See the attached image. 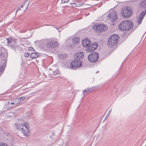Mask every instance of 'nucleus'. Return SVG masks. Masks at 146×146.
<instances>
[{"label":"nucleus","instance_id":"nucleus-1","mask_svg":"<svg viewBox=\"0 0 146 146\" xmlns=\"http://www.w3.org/2000/svg\"><path fill=\"white\" fill-rule=\"evenodd\" d=\"M14 127L17 129L21 130L25 135L26 136L29 135L30 132L29 129V126L27 123H25L23 125L18 123H15Z\"/></svg>","mask_w":146,"mask_h":146},{"label":"nucleus","instance_id":"nucleus-2","mask_svg":"<svg viewBox=\"0 0 146 146\" xmlns=\"http://www.w3.org/2000/svg\"><path fill=\"white\" fill-rule=\"evenodd\" d=\"M133 26V23L129 20L121 22L119 26V30L127 31L131 29Z\"/></svg>","mask_w":146,"mask_h":146},{"label":"nucleus","instance_id":"nucleus-3","mask_svg":"<svg viewBox=\"0 0 146 146\" xmlns=\"http://www.w3.org/2000/svg\"><path fill=\"white\" fill-rule=\"evenodd\" d=\"M119 36L117 34H113L109 38L107 44L109 47L112 48L116 45L119 41Z\"/></svg>","mask_w":146,"mask_h":146},{"label":"nucleus","instance_id":"nucleus-4","mask_svg":"<svg viewBox=\"0 0 146 146\" xmlns=\"http://www.w3.org/2000/svg\"><path fill=\"white\" fill-rule=\"evenodd\" d=\"M133 12L132 9L130 7L127 6L124 7L122 10L121 14L123 17L128 18L131 16Z\"/></svg>","mask_w":146,"mask_h":146},{"label":"nucleus","instance_id":"nucleus-5","mask_svg":"<svg viewBox=\"0 0 146 146\" xmlns=\"http://www.w3.org/2000/svg\"><path fill=\"white\" fill-rule=\"evenodd\" d=\"M99 56V54L97 52L93 51L88 56V59L90 61L92 62H95L98 60Z\"/></svg>","mask_w":146,"mask_h":146},{"label":"nucleus","instance_id":"nucleus-6","mask_svg":"<svg viewBox=\"0 0 146 146\" xmlns=\"http://www.w3.org/2000/svg\"><path fill=\"white\" fill-rule=\"evenodd\" d=\"M82 61L78 60L75 58L70 64V68L72 69H75L79 68L82 66Z\"/></svg>","mask_w":146,"mask_h":146},{"label":"nucleus","instance_id":"nucleus-7","mask_svg":"<svg viewBox=\"0 0 146 146\" xmlns=\"http://www.w3.org/2000/svg\"><path fill=\"white\" fill-rule=\"evenodd\" d=\"M106 27H105L104 25L101 24L94 25L93 27V29H94L95 30H96L98 33L105 31L106 30Z\"/></svg>","mask_w":146,"mask_h":146},{"label":"nucleus","instance_id":"nucleus-8","mask_svg":"<svg viewBox=\"0 0 146 146\" xmlns=\"http://www.w3.org/2000/svg\"><path fill=\"white\" fill-rule=\"evenodd\" d=\"M107 17H108V19H109L111 21L113 22L117 19V15L116 12L112 11L108 14Z\"/></svg>","mask_w":146,"mask_h":146},{"label":"nucleus","instance_id":"nucleus-9","mask_svg":"<svg viewBox=\"0 0 146 146\" xmlns=\"http://www.w3.org/2000/svg\"><path fill=\"white\" fill-rule=\"evenodd\" d=\"M58 44L56 41L49 40L46 44V46L48 48H52L58 47Z\"/></svg>","mask_w":146,"mask_h":146},{"label":"nucleus","instance_id":"nucleus-10","mask_svg":"<svg viewBox=\"0 0 146 146\" xmlns=\"http://www.w3.org/2000/svg\"><path fill=\"white\" fill-rule=\"evenodd\" d=\"M97 46L98 44L96 43H94L92 44H91L90 46H89L88 48H86V51L88 52L93 51L97 48Z\"/></svg>","mask_w":146,"mask_h":146},{"label":"nucleus","instance_id":"nucleus-11","mask_svg":"<svg viewBox=\"0 0 146 146\" xmlns=\"http://www.w3.org/2000/svg\"><path fill=\"white\" fill-rule=\"evenodd\" d=\"M82 44L84 47L88 48L90 43V40L88 38H84L82 40Z\"/></svg>","mask_w":146,"mask_h":146},{"label":"nucleus","instance_id":"nucleus-12","mask_svg":"<svg viewBox=\"0 0 146 146\" xmlns=\"http://www.w3.org/2000/svg\"><path fill=\"white\" fill-rule=\"evenodd\" d=\"M139 7L141 8H146V0H139Z\"/></svg>","mask_w":146,"mask_h":146},{"label":"nucleus","instance_id":"nucleus-13","mask_svg":"<svg viewBox=\"0 0 146 146\" xmlns=\"http://www.w3.org/2000/svg\"><path fill=\"white\" fill-rule=\"evenodd\" d=\"M76 57L75 58L78 59V60L82 61V59L84 56V53L82 52H78L76 54Z\"/></svg>","mask_w":146,"mask_h":146},{"label":"nucleus","instance_id":"nucleus-14","mask_svg":"<svg viewBox=\"0 0 146 146\" xmlns=\"http://www.w3.org/2000/svg\"><path fill=\"white\" fill-rule=\"evenodd\" d=\"M95 90V87H93L89 88H86L83 90V94L85 95L86 93L87 94L90 92H92L93 91Z\"/></svg>","mask_w":146,"mask_h":146},{"label":"nucleus","instance_id":"nucleus-15","mask_svg":"<svg viewBox=\"0 0 146 146\" xmlns=\"http://www.w3.org/2000/svg\"><path fill=\"white\" fill-rule=\"evenodd\" d=\"M13 103L11 101H10L8 102H7L5 103V107L6 108L9 109H12L13 108H14V106H13L12 105L13 104Z\"/></svg>","mask_w":146,"mask_h":146},{"label":"nucleus","instance_id":"nucleus-16","mask_svg":"<svg viewBox=\"0 0 146 146\" xmlns=\"http://www.w3.org/2000/svg\"><path fill=\"white\" fill-rule=\"evenodd\" d=\"M0 56L1 59L3 60L6 59L7 56V54L6 52H1Z\"/></svg>","mask_w":146,"mask_h":146},{"label":"nucleus","instance_id":"nucleus-17","mask_svg":"<svg viewBox=\"0 0 146 146\" xmlns=\"http://www.w3.org/2000/svg\"><path fill=\"white\" fill-rule=\"evenodd\" d=\"M80 40V38L78 37H75L72 39V42L75 44H77Z\"/></svg>","mask_w":146,"mask_h":146},{"label":"nucleus","instance_id":"nucleus-18","mask_svg":"<svg viewBox=\"0 0 146 146\" xmlns=\"http://www.w3.org/2000/svg\"><path fill=\"white\" fill-rule=\"evenodd\" d=\"M39 55L36 52H33L31 53L30 55V57L33 58H35L37 57Z\"/></svg>","mask_w":146,"mask_h":146},{"label":"nucleus","instance_id":"nucleus-19","mask_svg":"<svg viewBox=\"0 0 146 146\" xmlns=\"http://www.w3.org/2000/svg\"><path fill=\"white\" fill-rule=\"evenodd\" d=\"M58 56L59 58L61 59H65L66 58V56L64 54H59L58 55Z\"/></svg>","mask_w":146,"mask_h":146},{"label":"nucleus","instance_id":"nucleus-20","mask_svg":"<svg viewBox=\"0 0 146 146\" xmlns=\"http://www.w3.org/2000/svg\"><path fill=\"white\" fill-rule=\"evenodd\" d=\"M26 98L25 96H22L19 98H17V100H19L20 103L21 102L23 101Z\"/></svg>","mask_w":146,"mask_h":146},{"label":"nucleus","instance_id":"nucleus-21","mask_svg":"<svg viewBox=\"0 0 146 146\" xmlns=\"http://www.w3.org/2000/svg\"><path fill=\"white\" fill-rule=\"evenodd\" d=\"M12 102L13 103V105H17L20 103L19 100H17V98L13 100V101Z\"/></svg>","mask_w":146,"mask_h":146},{"label":"nucleus","instance_id":"nucleus-22","mask_svg":"<svg viewBox=\"0 0 146 146\" xmlns=\"http://www.w3.org/2000/svg\"><path fill=\"white\" fill-rule=\"evenodd\" d=\"M10 47L11 48L15 51V49L17 48L19 46L18 45H11L10 46Z\"/></svg>","mask_w":146,"mask_h":146},{"label":"nucleus","instance_id":"nucleus-23","mask_svg":"<svg viewBox=\"0 0 146 146\" xmlns=\"http://www.w3.org/2000/svg\"><path fill=\"white\" fill-rule=\"evenodd\" d=\"M83 5V3L81 1H79L76 2V7H81Z\"/></svg>","mask_w":146,"mask_h":146},{"label":"nucleus","instance_id":"nucleus-24","mask_svg":"<svg viewBox=\"0 0 146 146\" xmlns=\"http://www.w3.org/2000/svg\"><path fill=\"white\" fill-rule=\"evenodd\" d=\"M6 39L7 43L9 44L10 43L12 42L13 40V41L15 40L14 39H12L11 38H7Z\"/></svg>","mask_w":146,"mask_h":146},{"label":"nucleus","instance_id":"nucleus-25","mask_svg":"<svg viewBox=\"0 0 146 146\" xmlns=\"http://www.w3.org/2000/svg\"><path fill=\"white\" fill-rule=\"evenodd\" d=\"M58 74V71H55L53 72L52 73H50V75H53V76L56 75Z\"/></svg>","mask_w":146,"mask_h":146},{"label":"nucleus","instance_id":"nucleus-26","mask_svg":"<svg viewBox=\"0 0 146 146\" xmlns=\"http://www.w3.org/2000/svg\"><path fill=\"white\" fill-rule=\"evenodd\" d=\"M0 146H9L8 145L5 143H4L2 142L0 143Z\"/></svg>","mask_w":146,"mask_h":146},{"label":"nucleus","instance_id":"nucleus-27","mask_svg":"<svg viewBox=\"0 0 146 146\" xmlns=\"http://www.w3.org/2000/svg\"><path fill=\"white\" fill-rule=\"evenodd\" d=\"M69 0H62L61 3H67L68 2Z\"/></svg>","mask_w":146,"mask_h":146},{"label":"nucleus","instance_id":"nucleus-28","mask_svg":"<svg viewBox=\"0 0 146 146\" xmlns=\"http://www.w3.org/2000/svg\"><path fill=\"white\" fill-rule=\"evenodd\" d=\"M30 54V53L28 52H26L25 53L24 56L25 57H28Z\"/></svg>","mask_w":146,"mask_h":146},{"label":"nucleus","instance_id":"nucleus-29","mask_svg":"<svg viewBox=\"0 0 146 146\" xmlns=\"http://www.w3.org/2000/svg\"><path fill=\"white\" fill-rule=\"evenodd\" d=\"M111 110L110 109V110L108 113L107 115H106V116L105 117V120H106L107 119V115H108V116H109V114H110V113H111Z\"/></svg>","mask_w":146,"mask_h":146},{"label":"nucleus","instance_id":"nucleus-30","mask_svg":"<svg viewBox=\"0 0 146 146\" xmlns=\"http://www.w3.org/2000/svg\"><path fill=\"white\" fill-rule=\"evenodd\" d=\"M72 6L73 7H76V3H71Z\"/></svg>","mask_w":146,"mask_h":146},{"label":"nucleus","instance_id":"nucleus-31","mask_svg":"<svg viewBox=\"0 0 146 146\" xmlns=\"http://www.w3.org/2000/svg\"><path fill=\"white\" fill-rule=\"evenodd\" d=\"M4 69L2 67H0V72L2 73L4 71Z\"/></svg>","mask_w":146,"mask_h":146},{"label":"nucleus","instance_id":"nucleus-32","mask_svg":"<svg viewBox=\"0 0 146 146\" xmlns=\"http://www.w3.org/2000/svg\"><path fill=\"white\" fill-rule=\"evenodd\" d=\"M49 74L50 73H52V70H51V69H50L49 70Z\"/></svg>","mask_w":146,"mask_h":146},{"label":"nucleus","instance_id":"nucleus-33","mask_svg":"<svg viewBox=\"0 0 146 146\" xmlns=\"http://www.w3.org/2000/svg\"><path fill=\"white\" fill-rule=\"evenodd\" d=\"M30 50H32V51H33V50H34V49L33 48H30Z\"/></svg>","mask_w":146,"mask_h":146},{"label":"nucleus","instance_id":"nucleus-34","mask_svg":"<svg viewBox=\"0 0 146 146\" xmlns=\"http://www.w3.org/2000/svg\"><path fill=\"white\" fill-rule=\"evenodd\" d=\"M20 9H20V7L17 10V11H16V13L17 12V11L18 10H20Z\"/></svg>","mask_w":146,"mask_h":146},{"label":"nucleus","instance_id":"nucleus-35","mask_svg":"<svg viewBox=\"0 0 146 146\" xmlns=\"http://www.w3.org/2000/svg\"><path fill=\"white\" fill-rule=\"evenodd\" d=\"M8 116H10L11 117L12 116V117H13L14 115L13 116L12 115H8Z\"/></svg>","mask_w":146,"mask_h":146},{"label":"nucleus","instance_id":"nucleus-36","mask_svg":"<svg viewBox=\"0 0 146 146\" xmlns=\"http://www.w3.org/2000/svg\"><path fill=\"white\" fill-rule=\"evenodd\" d=\"M23 5H22L20 7V8L23 7Z\"/></svg>","mask_w":146,"mask_h":146},{"label":"nucleus","instance_id":"nucleus-37","mask_svg":"<svg viewBox=\"0 0 146 146\" xmlns=\"http://www.w3.org/2000/svg\"><path fill=\"white\" fill-rule=\"evenodd\" d=\"M98 72H99V71H97V72H96V73H98Z\"/></svg>","mask_w":146,"mask_h":146},{"label":"nucleus","instance_id":"nucleus-38","mask_svg":"<svg viewBox=\"0 0 146 146\" xmlns=\"http://www.w3.org/2000/svg\"><path fill=\"white\" fill-rule=\"evenodd\" d=\"M21 60L22 61V62L23 61V60L22 59H21Z\"/></svg>","mask_w":146,"mask_h":146}]
</instances>
